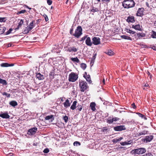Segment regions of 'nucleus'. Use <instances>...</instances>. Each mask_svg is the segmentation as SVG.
Returning a JSON list of instances; mask_svg holds the SVG:
<instances>
[{"instance_id": "obj_1", "label": "nucleus", "mask_w": 156, "mask_h": 156, "mask_svg": "<svg viewBox=\"0 0 156 156\" xmlns=\"http://www.w3.org/2000/svg\"><path fill=\"white\" fill-rule=\"evenodd\" d=\"M135 5V2L133 0H124L122 3V6L126 9L133 7Z\"/></svg>"}, {"instance_id": "obj_2", "label": "nucleus", "mask_w": 156, "mask_h": 156, "mask_svg": "<svg viewBox=\"0 0 156 156\" xmlns=\"http://www.w3.org/2000/svg\"><path fill=\"white\" fill-rule=\"evenodd\" d=\"M146 151V148L141 147L133 150L131 151V153L135 155L136 154H140L145 153Z\"/></svg>"}, {"instance_id": "obj_3", "label": "nucleus", "mask_w": 156, "mask_h": 156, "mask_svg": "<svg viewBox=\"0 0 156 156\" xmlns=\"http://www.w3.org/2000/svg\"><path fill=\"white\" fill-rule=\"evenodd\" d=\"M79 87L80 91L83 92L85 91L88 88L87 83L85 81L81 80L79 82Z\"/></svg>"}, {"instance_id": "obj_4", "label": "nucleus", "mask_w": 156, "mask_h": 156, "mask_svg": "<svg viewBox=\"0 0 156 156\" xmlns=\"http://www.w3.org/2000/svg\"><path fill=\"white\" fill-rule=\"evenodd\" d=\"M82 29L80 26H78L77 27L75 30V33L73 34V35L75 37L78 38L82 34Z\"/></svg>"}, {"instance_id": "obj_5", "label": "nucleus", "mask_w": 156, "mask_h": 156, "mask_svg": "<svg viewBox=\"0 0 156 156\" xmlns=\"http://www.w3.org/2000/svg\"><path fill=\"white\" fill-rule=\"evenodd\" d=\"M78 75L74 72L71 73L69 75V82H74L78 78Z\"/></svg>"}, {"instance_id": "obj_6", "label": "nucleus", "mask_w": 156, "mask_h": 156, "mask_svg": "<svg viewBox=\"0 0 156 156\" xmlns=\"http://www.w3.org/2000/svg\"><path fill=\"white\" fill-rule=\"evenodd\" d=\"M35 22V21L34 20H33L30 23L29 25L26 28L27 30H25L24 31V34L28 33L34 27V23Z\"/></svg>"}, {"instance_id": "obj_7", "label": "nucleus", "mask_w": 156, "mask_h": 156, "mask_svg": "<svg viewBox=\"0 0 156 156\" xmlns=\"http://www.w3.org/2000/svg\"><path fill=\"white\" fill-rule=\"evenodd\" d=\"M37 129V128L36 127L29 129L28 130L27 134L30 135H33L36 133Z\"/></svg>"}, {"instance_id": "obj_8", "label": "nucleus", "mask_w": 156, "mask_h": 156, "mask_svg": "<svg viewBox=\"0 0 156 156\" xmlns=\"http://www.w3.org/2000/svg\"><path fill=\"white\" fill-rule=\"evenodd\" d=\"M144 9L143 8H139L138 9L136 15V16L142 17L144 15Z\"/></svg>"}, {"instance_id": "obj_9", "label": "nucleus", "mask_w": 156, "mask_h": 156, "mask_svg": "<svg viewBox=\"0 0 156 156\" xmlns=\"http://www.w3.org/2000/svg\"><path fill=\"white\" fill-rule=\"evenodd\" d=\"M92 43L94 45H98L100 44V38L94 37L92 39Z\"/></svg>"}, {"instance_id": "obj_10", "label": "nucleus", "mask_w": 156, "mask_h": 156, "mask_svg": "<svg viewBox=\"0 0 156 156\" xmlns=\"http://www.w3.org/2000/svg\"><path fill=\"white\" fill-rule=\"evenodd\" d=\"M114 129L115 131H121L125 130L126 128L125 126L121 125L114 127Z\"/></svg>"}, {"instance_id": "obj_11", "label": "nucleus", "mask_w": 156, "mask_h": 156, "mask_svg": "<svg viewBox=\"0 0 156 156\" xmlns=\"http://www.w3.org/2000/svg\"><path fill=\"white\" fill-rule=\"evenodd\" d=\"M153 137L154 136L153 135L146 136L144 138L142 139V140L143 141H146V143H147L151 141L153 139Z\"/></svg>"}, {"instance_id": "obj_12", "label": "nucleus", "mask_w": 156, "mask_h": 156, "mask_svg": "<svg viewBox=\"0 0 156 156\" xmlns=\"http://www.w3.org/2000/svg\"><path fill=\"white\" fill-rule=\"evenodd\" d=\"M85 43L86 44L89 46L91 47L92 45V42L90 37H88L86 40Z\"/></svg>"}, {"instance_id": "obj_13", "label": "nucleus", "mask_w": 156, "mask_h": 156, "mask_svg": "<svg viewBox=\"0 0 156 156\" xmlns=\"http://www.w3.org/2000/svg\"><path fill=\"white\" fill-rule=\"evenodd\" d=\"M0 117L4 119H9L10 116L7 112L3 113L2 112L0 114Z\"/></svg>"}, {"instance_id": "obj_14", "label": "nucleus", "mask_w": 156, "mask_h": 156, "mask_svg": "<svg viewBox=\"0 0 156 156\" xmlns=\"http://www.w3.org/2000/svg\"><path fill=\"white\" fill-rule=\"evenodd\" d=\"M126 21L129 23H134L135 21V18L133 16H129L127 17Z\"/></svg>"}, {"instance_id": "obj_15", "label": "nucleus", "mask_w": 156, "mask_h": 156, "mask_svg": "<svg viewBox=\"0 0 156 156\" xmlns=\"http://www.w3.org/2000/svg\"><path fill=\"white\" fill-rule=\"evenodd\" d=\"M77 101H74L73 102V104L70 107V109L72 110H74L75 109L77 108Z\"/></svg>"}, {"instance_id": "obj_16", "label": "nucleus", "mask_w": 156, "mask_h": 156, "mask_svg": "<svg viewBox=\"0 0 156 156\" xmlns=\"http://www.w3.org/2000/svg\"><path fill=\"white\" fill-rule=\"evenodd\" d=\"M83 77L85 78L87 81L89 83H91L92 81L91 80V78L90 77V76L89 75H88L85 76V75H84L83 76Z\"/></svg>"}, {"instance_id": "obj_17", "label": "nucleus", "mask_w": 156, "mask_h": 156, "mask_svg": "<svg viewBox=\"0 0 156 156\" xmlns=\"http://www.w3.org/2000/svg\"><path fill=\"white\" fill-rule=\"evenodd\" d=\"M36 77L39 80H43L44 79V76L40 73H38L36 74Z\"/></svg>"}, {"instance_id": "obj_18", "label": "nucleus", "mask_w": 156, "mask_h": 156, "mask_svg": "<svg viewBox=\"0 0 156 156\" xmlns=\"http://www.w3.org/2000/svg\"><path fill=\"white\" fill-rule=\"evenodd\" d=\"M68 51L69 52H71L72 51L76 52L77 51V49L74 47H70L68 48Z\"/></svg>"}, {"instance_id": "obj_19", "label": "nucleus", "mask_w": 156, "mask_h": 156, "mask_svg": "<svg viewBox=\"0 0 156 156\" xmlns=\"http://www.w3.org/2000/svg\"><path fill=\"white\" fill-rule=\"evenodd\" d=\"M45 119L47 120L50 119L51 121L52 122L54 119V118L53 115H50L46 116L45 118Z\"/></svg>"}, {"instance_id": "obj_20", "label": "nucleus", "mask_w": 156, "mask_h": 156, "mask_svg": "<svg viewBox=\"0 0 156 156\" xmlns=\"http://www.w3.org/2000/svg\"><path fill=\"white\" fill-rule=\"evenodd\" d=\"M132 28L136 30H141V28H140V25L139 24L136 25H133L132 26Z\"/></svg>"}, {"instance_id": "obj_21", "label": "nucleus", "mask_w": 156, "mask_h": 156, "mask_svg": "<svg viewBox=\"0 0 156 156\" xmlns=\"http://www.w3.org/2000/svg\"><path fill=\"white\" fill-rule=\"evenodd\" d=\"M71 103L69 102V101L68 99L66 100L65 102L63 103L64 107L66 108H67L69 107Z\"/></svg>"}, {"instance_id": "obj_22", "label": "nucleus", "mask_w": 156, "mask_h": 156, "mask_svg": "<svg viewBox=\"0 0 156 156\" xmlns=\"http://www.w3.org/2000/svg\"><path fill=\"white\" fill-rule=\"evenodd\" d=\"M147 131L144 130L142 131L137 133V136H140L142 135H144L145 134H147Z\"/></svg>"}, {"instance_id": "obj_23", "label": "nucleus", "mask_w": 156, "mask_h": 156, "mask_svg": "<svg viewBox=\"0 0 156 156\" xmlns=\"http://www.w3.org/2000/svg\"><path fill=\"white\" fill-rule=\"evenodd\" d=\"M9 104L11 106L13 107H15V106L17 105L18 103L16 101H12L9 102Z\"/></svg>"}, {"instance_id": "obj_24", "label": "nucleus", "mask_w": 156, "mask_h": 156, "mask_svg": "<svg viewBox=\"0 0 156 156\" xmlns=\"http://www.w3.org/2000/svg\"><path fill=\"white\" fill-rule=\"evenodd\" d=\"M95 105L96 104L94 102H91L90 104V107L91 110L93 111H94L96 110Z\"/></svg>"}, {"instance_id": "obj_25", "label": "nucleus", "mask_w": 156, "mask_h": 156, "mask_svg": "<svg viewBox=\"0 0 156 156\" xmlns=\"http://www.w3.org/2000/svg\"><path fill=\"white\" fill-rule=\"evenodd\" d=\"M23 20L22 19L18 23V25L17 26V27L16 28L15 30H18L19 29V28L21 27V26L23 24Z\"/></svg>"}, {"instance_id": "obj_26", "label": "nucleus", "mask_w": 156, "mask_h": 156, "mask_svg": "<svg viewBox=\"0 0 156 156\" xmlns=\"http://www.w3.org/2000/svg\"><path fill=\"white\" fill-rule=\"evenodd\" d=\"M92 9L91 10L90 12L94 13L95 12L99 11V9L98 8L95 7L94 6H92Z\"/></svg>"}, {"instance_id": "obj_27", "label": "nucleus", "mask_w": 156, "mask_h": 156, "mask_svg": "<svg viewBox=\"0 0 156 156\" xmlns=\"http://www.w3.org/2000/svg\"><path fill=\"white\" fill-rule=\"evenodd\" d=\"M6 29V28L4 27H1L0 25V33L1 34H3Z\"/></svg>"}, {"instance_id": "obj_28", "label": "nucleus", "mask_w": 156, "mask_h": 156, "mask_svg": "<svg viewBox=\"0 0 156 156\" xmlns=\"http://www.w3.org/2000/svg\"><path fill=\"white\" fill-rule=\"evenodd\" d=\"M71 59L73 62H75L79 63H80L79 60L77 57L75 58H71Z\"/></svg>"}, {"instance_id": "obj_29", "label": "nucleus", "mask_w": 156, "mask_h": 156, "mask_svg": "<svg viewBox=\"0 0 156 156\" xmlns=\"http://www.w3.org/2000/svg\"><path fill=\"white\" fill-rule=\"evenodd\" d=\"M121 38H122L123 39H126V40H131V41L132 40V39L131 38V37H129L127 36H126L125 35H123L121 36Z\"/></svg>"}, {"instance_id": "obj_30", "label": "nucleus", "mask_w": 156, "mask_h": 156, "mask_svg": "<svg viewBox=\"0 0 156 156\" xmlns=\"http://www.w3.org/2000/svg\"><path fill=\"white\" fill-rule=\"evenodd\" d=\"M0 83L5 85H6L7 83L6 81L4 79L0 78Z\"/></svg>"}, {"instance_id": "obj_31", "label": "nucleus", "mask_w": 156, "mask_h": 156, "mask_svg": "<svg viewBox=\"0 0 156 156\" xmlns=\"http://www.w3.org/2000/svg\"><path fill=\"white\" fill-rule=\"evenodd\" d=\"M77 108L76 110H78L79 111H81L83 109V106L82 105L78 103L77 106Z\"/></svg>"}, {"instance_id": "obj_32", "label": "nucleus", "mask_w": 156, "mask_h": 156, "mask_svg": "<svg viewBox=\"0 0 156 156\" xmlns=\"http://www.w3.org/2000/svg\"><path fill=\"white\" fill-rule=\"evenodd\" d=\"M123 138L122 137H120L119 139H115L113 140V142L114 143H116L120 141Z\"/></svg>"}, {"instance_id": "obj_33", "label": "nucleus", "mask_w": 156, "mask_h": 156, "mask_svg": "<svg viewBox=\"0 0 156 156\" xmlns=\"http://www.w3.org/2000/svg\"><path fill=\"white\" fill-rule=\"evenodd\" d=\"M136 114H137L140 117H141L142 118H143L145 119H147V118L144 115L139 112L136 113Z\"/></svg>"}, {"instance_id": "obj_34", "label": "nucleus", "mask_w": 156, "mask_h": 156, "mask_svg": "<svg viewBox=\"0 0 156 156\" xmlns=\"http://www.w3.org/2000/svg\"><path fill=\"white\" fill-rule=\"evenodd\" d=\"M107 122L109 124H111L113 122L112 118L111 116L109 117L107 121Z\"/></svg>"}, {"instance_id": "obj_35", "label": "nucleus", "mask_w": 156, "mask_h": 156, "mask_svg": "<svg viewBox=\"0 0 156 156\" xmlns=\"http://www.w3.org/2000/svg\"><path fill=\"white\" fill-rule=\"evenodd\" d=\"M0 66L2 67H9V64L7 63H2Z\"/></svg>"}, {"instance_id": "obj_36", "label": "nucleus", "mask_w": 156, "mask_h": 156, "mask_svg": "<svg viewBox=\"0 0 156 156\" xmlns=\"http://www.w3.org/2000/svg\"><path fill=\"white\" fill-rule=\"evenodd\" d=\"M80 67L83 70H84L86 68L87 65L85 63H82L80 64Z\"/></svg>"}, {"instance_id": "obj_37", "label": "nucleus", "mask_w": 156, "mask_h": 156, "mask_svg": "<svg viewBox=\"0 0 156 156\" xmlns=\"http://www.w3.org/2000/svg\"><path fill=\"white\" fill-rule=\"evenodd\" d=\"M152 33L151 35V37L153 38H156V32L152 31Z\"/></svg>"}, {"instance_id": "obj_38", "label": "nucleus", "mask_w": 156, "mask_h": 156, "mask_svg": "<svg viewBox=\"0 0 156 156\" xmlns=\"http://www.w3.org/2000/svg\"><path fill=\"white\" fill-rule=\"evenodd\" d=\"M125 30L128 33H129L130 34H134L135 33V32L132 31V30H131L129 29H126Z\"/></svg>"}, {"instance_id": "obj_39", "label": "nucleus", "mask_w": 156, "mask_h": 156, "mask_svg": "<svg viewBox=\"0 0 156 156\" xmlns=\"http://www.w3.org/2000/svg\"><path fill=\"white\" fill-rule=\"evenodd\" d=\"M113 52L111 50H108L106 53L109 55H111L113 54Z\"/></svg>"}, {"instance_id": "obj_40", "label": "nucleus", "mask_w": 156, "mask_h": 156, "mask_svg": "<svg viewBox=\"0 0 156 156\" xmlns=\"http://www.w3.org/2000/svg\"><path fill=\"white\" fill-rule=\"evenodd\" d=\"M63 119L64 121L66 123L68 121V117L67 116L65 115L63 117Z\"/></svg>"}, {"instance_id": "obj_41", "label": "nucleus", "mask_w": 156, "mask_h": 156, "mask_svg": "<svg viewBox=\"0 0 156 156\" xmlns=\"http://www.w3.org/2000/svg\"><path fill=\"white\" fill-rule=\"evenodd\" d=\"M6 20V17H0V22H5Z\"/></svg>"}, {"instance_id": "obj_42", "label": "nucleus", "mask_w": 156, "mask_h": 156, "mask_svg": "<svg viewBox=\"0 0 156 156\" xmlns=\"http://www.w3.org/2000/svg\"><path fill=\"white\" fill-rule=\"evenodd\" d=\"M26 12L27 11L25 10H22L21 11H18L17 13V15H19L21 13H24Z\"/></svg>"}, {"instance_id": "obj_43", "label": "nucleus", "mask_w": 156, "mask_h": 156, "mask_svg": "<svg viewBox=\"0 0 156 156\" xmlns=\"http://www.w3.org/2000/svg\"><path fill=\"white\" fill-rule=\"evenodd\" d=\"M73 145L74 146H79L80 145V143L78 141H75L73 143Z\"/></svg>"}, {"instance_id": "obj_44", "label": "nucleus", "mask_w": 156, "mask_h": 156, "mask_svg": "<svg viewBox=\"0 0 156 156\" xmlns=\"http://www.w3.org/2000/svg\"><path fill=\"white\" fill-rule=\"evenodd\" d=\"M2 94L3 95H5L8 98L10 97V94H7L6 92H4L2 93Z\"/></svg>"}, {"instance_id": "obj_45", "label": "nucleus", "mask_w": 156, "mask_h": 156, "mask_svg": "<svg viewBox=\"0 0 156 156\" xmlns=\"http://www.w3.org/2000/svg\"><path fill=\"white\" fill-rule=\"evenodd\" d=\"M141 156H154L151 153L149 152L146 153L143 155Z\"/></svg>"}, {"instance_id": "obj_46", "label": "nucleus", "mask_w": 156, "mask_h": 156, "mask_svg": "<svg viewBox=\"0 0 156 156\" xmlns=\"http://www.w3.org/2000/svg\"><path fill=\"white\" fill-rule=\"evenodd\" d=\"M129 144V143H128L127 142H122L120 143V144L121 145L124 146L126 145H127Z\"/></svg>"}, {"instance_id": "obj_47", "label": "nucleus", "mask_w": 156, "mask_h": 156, "mask_svg": "<svg viewBox=\"0 0 156 156\" xmlns=\"http://www.w3.org/2000/svg\"><path fill=\"white\" fill-rule=\"evenodd\" d=\"M43 16L46 22H47L48 21V19L47 16L45 14H44L43 15Z\"/></svg>"}, {"instance_id": "obj_48", "label": "nucleus", "mask_w": 156, "mask_h": 156, "mask_svg": "<svg viewBox=\"0 0 156 156\" xmlns=\"http://www.w3.org/2000/svg\"><path fill=\"white\" fill-rule=\"evenodd\" d=\"M12 30V29L10 28L9 30H8L5 33V35H8L10 34L11 33V31Z\"/></svg>"}, {"instance_id": "obj_49", "label": "nucleus", "mask_w": 156, "mask_h": 156, "mask_svg": "<svg viewBox=\"0 0 156 156\" xmlns=\"http://www.w3.org/2000/svg\"><path fill=\"white\" fill-rule=\"evenodd\" d=\"M137 36L138 37V38L139 39H140L141 37H143L144 36V35H141L140 33L137 34Z\"/></svg>"}, {"instance_id": "obj_50", "label": "nucleus", "mask_w": 156, "mask_h": 156, "mask_svg": "<svg viewBox=\"0 0 156 156\" xmlns=\"http://www.w3.org/2000/svg\"><path fill=\"white\" fill-rule=\"evenodd\" d=\"M112 119L113 122L114 121H116L119 120V119L118 117H115V118H112Z\"/></svg>"}, {"instance_id": "obj_51", "label": "nucleus", "mask_w": 156, "mask_h": 156, "mask_svg": "<svg viewBox=\"0 0 156 156\" xmlns=\"http://www.w3.org/2000/svg\"><path fill=\"white\" fill-rule=\"evenodd\" d=\"M49 149L48 148H46L44 150L43 152L44 153H47L49 152Z\"/></svg>"}, {"instance_id": "obj_52", "label": "nucleus", "mask_w": 156, "mask_h": 156, "mask_svg": "<svg viewBox=\"0 0 156 156\" xmlns=\"http://www.w3.org/2000/svg\"><path fill=\"white\" fill-rule=\"evenodd\" d=\"M150 48L153 49L154 51H156V45H151Z\"/></svg>"}, {"instance_id": "obj_53", "label": "nucleus", "mask_w": 156, "mask_h": 156, "mask_svg": "<svg viewBox=\"0 0 156 156\" xmlns=\"http://www.w3.org/2000/svg\"><path fill=\"white\" fill-rule=\"evenodd\" d=\"M52 2L51 0H47V3L49 5H51L52 3Z\"/></svg>"}, {"instance_id": "obj_54", "label": "nucleus", "mask_w": 156, "mask_h": 156, "mask_svg": "<svg viewBox=\"0 0 156 156\" xmlns=\"http://www.w3.org/2000/svg\"><path fill=\"white\" fill-rule=\"evenodd\" d=\"M87 37V36H85L81 38L80 41H83L85 40L86 39Z\"/></svg>"}, {"instance_id": "obj_55", "label": "nucleus", "mask_w": 156, "mask_h": 156, "mask_svg": "<svg viewBox=\"0 0 156 156\" xmlns=\"http://www.w3.org/2000/svg\"><path fill=\"white\" fill-rule=\"evenodd\" d=\"M147 74L148 75V77H149L150 79H151V78L152 75L151 74V73L149 71H148L147 72Z\"/></svg>"}, {"instance_id": "obj_56", "label": "nucleus", "mask_w": 156, "mask_h": 156, "mask_svg": "<svg viewBox=\"0 0 156 156\" xmlns=\"http://www.w3.org/2000/svg\"><path fill=\"white\" fill-rule=\"evenodd\" d=\"M131 106L133 108L135 109L136 108V106L134 103H133L132 105Z\"/></svg>"}, {"instance_id": "obj_57", "label": "nucleus", "mask_w": 156, "mask_h": 156, "mask_svg": "<svg viewBox=\"0 0 156 156\" xmlns=\"http://www.w3.org/2000/svg\"><path fill=\"white\" fill-rule=\"evenodd\" d=\"M73 28L72 27L70 30V33L71 34H72L73 33Z\"/></svg>"}, {"instance_id": "obj_58", "label": "nucleus", "mask_w": 156, "mask_h": 156, "mask_svg": "<svg viewBox=\"0 0 156 156\" xmlns=\"http://www.w3.org/2000/svg\"><path fill=\"white\" fill-rule=\"evenodd\" d=\"M107 130H108V129H105V127H103V130H102V131L103 132L105 133V132H106L107 131Z\"/></svg>"}, {"instance_id": "obj_59", "label": "nucleus", "mask_w": 156, "mask_h": 156, "mask_svg": "<svg viewBox=\"0 0 156 156\" xmlns=\"http://www.w3.org/2000/svg\"><path fill=\"white\" fill-rule=\"evenodd\" d=\"M96 53L95 55H94L92 58L91 59L92 60H94L96 58Z\"/></svg>"}, {"instance_id": "obj_60", "label": "nucleus", "mask_w": 156, "mask_h": 156, "mask_svg": "<svg viewBox=\"0 0 156 156\" xmlns=\"http://www.w3.org/2000/svg\"><path fill=\"white\" fill-rule=\"evenodd\" d=\"M41 19H39L37 20H36V23H37V24H38L41 21Z\"/></svg>"}, {"instance_id": "obj_61", "label": "nucleus", "mask_w": 156, "mask_h": 156, "mask_svg": "<svg viewBox=\"0 0 156 156\" xmlns=\"http://www.w3.org/2000/svg\"><path fill=\"white\" fill-rule=\"evenodd\" d=\"M12 46V44L11 43H9L8 44V47H10Z\"/></svg>"}, {"instance_id": "obj_62", "label": "nucleus", "mask_w": 156, "mask_h": 156, "mask_svg": "<svg viewBox=\"0 0 156 156\" xmlns=\"http://www.w3.org/2000/svg\"><path fill=\"white\" fill-rule=\"evenodd\" d=\"M110 0H101L103 2H109Z\"/></svg>"}, {"instance_id": "obj_63", "label": "nucleus", "mask_w": 156, "mask_h": 156, "mask_svg": "<svg viewBox=\"0 0 156 156\" xmlns=\"http://www.w3.org/2000/svg\"><path fill=\"white\" fill-rule=\"evenodd\" d=\"M102 82L104 85L105 84V79L104 78H103Z\"/></svg>"}, {"instance_id": "obj_64", "label": "nucleus", "mask_w": 156, "mask_h": 156, "mask_svg": "<svg viewBox=\"0 0 156 156\" xmlns=\"http://www.w3.org/2000/svg\"><path fill=\"white\" fill-rule=\"evenodd\" d=\"M94 60H92V59L91 60V61L90 62V64H91L92 63H94Z\"/></svg>"}]
</instances>
